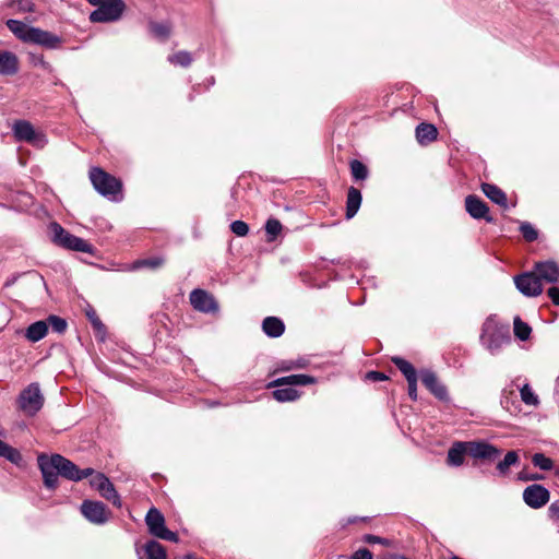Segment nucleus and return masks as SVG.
<instances>
[{"instance_id": "nucleus-50", "label": "nucleus", "mask_w": 559, "mask_h": 559, "mask_svg": "<svg viewBox=\"0 0 559 559\" xmlns=\"http://www.w3.org/2000/svg\"><path fill=\"white\" fill-rule=\"evenodd\" d=\"M350 559H373L372 554L366 549H359L350 557Z\"/></svg>"}, {"instance_id": "nucleus-15", "label": "nucleus", "mask_w": 559, "mask_h": 559, "mask_svg": "<svg viewBox=\"0 0 559 559\" xmlns=\"http://www.w3.org/2000/svg\"><path fill=\"white\" fill-rule=\"evenodd\" d=\"M27 44H35L47 49H57L62 44V38L51 32L33 26Z\"/></svg>"}, {"instance_id": "nucleus-21", "label": "nucleus", "mask_w": 559, "mask_h": 559, "mask_svg": "<svg viewBox=\"0 0 559 559\" xmlns=\"http://www.w3.org/2000/svg\"><path fill=\"white\" fill-rule=\"evenodd\" d=\"M139 559H166V550L156 540H148L141 549H138Z\"/></svg>"}, {"instance_id": "nucleus-29", "label": "nucleus", "mask_w": 559, "mask_h": 559, "mask_svg": "<svg viewBox=\"0 0 559 559\" xmlns=\"http://www.w3.org/2000/svg\"><path fill=\"white\" fill-rule=\"evenodd\" d=\"M437 128L431 123H420L416 128V138L420 144H427L436 140Z\"/></svg>"}, {"instance_id": "nucleus-19", "label": "nucleus", "mask_w": 559, "mask_h": 559, "mask_svg": "<svg viewBox=\"0 0 559 559\" xmlns=\"http://www.w3.org/2000/svg\"><path fill=\"white\" fill-rule=\"evenodd\" d=\"M534 272L539 282L556 283L559 281V266L554 261H544L535 264Z\"/></svg>"}, {"instance_id": "nucleus-22", "label": "nucleus", "mask_w": 559, "mask_h": 559, "mask_svg": "<svg viewBox=\"0 0 559 559\" xmlns=\"http://www.w3.org/2000/svg\"><path fill=\"white\" fill-rule=\"evenodd\" d=\"M465 454H468V442H455L448 451L447 463L450 466H461Z\"/></svg>"}, {"instance_id": "nucleus-26", "label": "nucleus", "mask_w": 559, "mask_h": 559, "mask_svg": "<svg viewBox=\"0 0 559 559\" xmlns=\"http://www.w3.org/2000/svg\"><path fill=\"white\" fill-rule=\"evenodd\" d=\"M262 330L269 337H278L284 333L285 324L277 317H266L262 322Z\"/></svg>"}, {"instance_id": "nucleus-44", "label": "nucleus", "mask_w": 559, "mask_h": 559, "mask_svg": "<svg viewBox=\"0 0 559 559\" xmlns=\"http://www.w3.org/2000/svg\"><path fill=\"white\" fill-rule=\"evenodd\" d=\"M520 231L525 240L534 241L538 237L537 230L533 227L532 224L524 222L520 226Z\"/></svg>"}, {"instance_id": "nucleus-37", "label": "nucleus", "mask_w": 559, "mask_h": 559, "mask_svg": "<svg viewBox=\"0 0 559 559\" xmlns=\"http://www.w3.org/2000/svg\"><path fill=\"white\" fill-rule=\"evenodd\" d=\"M164 259L162 257H153L148 259L138 260L132 264V270H138L141 267H150V269H158L164 264Z\"/></svg>"}, {"instance_id": "nucleus-54", "label": "nucleus", "mask_w": 559, "mask_h": 559, "mask_svg": "<svg viewBox=\"0 0 559 559\" xmlns=\"http://www.w3.org/2000/svg\"><path fill=\"white\" fill-rule=\"evenodd\" d=\"M518 478H519L520 480H524V481H526V480H530V479H542V478H543V476H540V475H534V476L530 477V476L524 475L523 473H520V474L518 475Z\"/></svg>"}, {"instance_id": "nucleus-13", "label": "nucleus", "mask_w": 559, "mask_h": 559, "mask_svg": "<svg viewBox=\"0 0 559 559\" xmlns=\"http://www.w3.org/2000/svg\"><path fill=\"white\" fill-rule=\"evenodd\" d=\"M516 288L527 297H535L542 294L543 286L535 272H526L514 277Z\"/></svg>"}, {"instance_id": "nucleus-3", "label": "nucleus", "mask_w": 559, "mask_h": 559, "mask_svg": "<svg viewBox=\"0 0 559 559\" xmlns=\"http://www.w3.org/2000/svg\"><path fill=\"white\" fill-rule=\"evenodd\" d=\"M52 241L59 247L84 253H93L94 247L86 240L67 231L60 224L53 222L49 225Z\"/></svg>"}, {"instance_id": "nucleus-18", "label": "nucleus", "mask_w": 559, "mask_h": 559, "mask_svg": "<svg viewBox=\"0 0 559 559\" xmlns=\"http://www.w3.org/2000/svg\"><path fill=\"white\" fill-rule=\"evenodd\" d=\"M465 210L475 219H486L492 222V217L488 215L489 207L477 195L469 194L465 198Z\"/></svg>"}, {"instance_id": "nucleus-45", "label": "nucleus", "mask_w": 559, "mask_h": 559, "mask_svg": "<svg viewBox=\"0 0 559 559\" xmlns=\"http://www.w3.org/2000/svg\"><path fill=\"white\" fill-rule=\"evenodd\" d=\"M231 231L238 237H245L249 233V226L243 221H235L230 224Z\"/></svg>"}, {"instance_id": "nucleus-49", "label": "nucleus", "mask_w": 559, "mask_h": 559, "mask_svg": "<svg viewBox=\"0 0 559 559\" xmlns=\"http://www.w3.org/2000/svg\"><path fill=\"white\" fill-rule=\"evenodd\" d=\"M408 384V396L413 400H417V378L407 380Z\"/></svg>"}, {"instance_id": "nucleus-32", "label": "nucleus", "mask_w": 559, "mask_h": 559, "mask_svg": "<svg viewBox=\"0 0 559 559\" xmlns=\"http://www.w3.org/2000/svg\"><path fill=\"white\" fill-rule=\"evenodd\" d=\"M520 390V396L522 402L528 406H538L539 399L538 395L533 391L528 383H524L523 385H516Z\"/></svg>"}, {"instance_id": "nucleus-39", "label": "nucleus", "mask_w": 559, "mask_h": 559, "mask_svg": "<svg viewBox=\"0 0 559 559\" xmlns=\"http://www.w3.org/2000/svg\"><path fill=\"white\" fill-rule=\"evenodd\" d=\"M267 241H273L282 231V224L276 218H269L265 223Z\"/></svg>"}, {"instance_id": "nucleus-24", "label": "nucleus", "mask_w": 559, "mask_h": 559, "mask_svg": "<svg viewBox=\"0 0 559 559\" xmlns=\"http://www.w3.org/2000/svg\"><path fill=\"white\" fill-rule=\"evenodd\" d=\"M5 25L17 39L23 43H27L33 26H29L26 23L14 19L8 20Z\"/></svg>"}, {"instance_id": "nucleus-40", "label": "nucleus", "mask_w": 559, "mask_h": 559, "mask_svg": "<svg viewBox=\"0 0 559 559\" xmlns=\"http://www.w3.org/2000/svg\"><path fill=\"white\" fill-rule=\"evenodd\" d=\"M350 173L354 179L365 180L368 177V169L360 160L354 159L350 162Z\"/></svg>"}, {"instance_id": "nucleus-38", "label": "nucleus", "mask_w": 559, "mask_h": 559, "mask_svg": "<svg viewBox=\"0 0 559 559\" xmlns=\"http://www.w3.org/2000/svg\"><path fill=\"white\" fill-rule=\"evenodd\" d=\"M168 61L173 64L180 67H189L192 62V56L190 52L186 50L178 51L168 57Z\"/></svg>"}, {"instance_id": "nucleus-2", "label": "nucleus", "mask_w": 559, "mask_h": 559, "mask_svg": "<svg viewBox=\"0 0 559 559\" xmlns=\"http://www.w3.org/2000/svg\"><path fill=\"white\" fill-rule=\"evenodd\" d=\"M90 179L95 190L111 201H120L121 181L110 174L104 171L99 167H92L90 170Z\"/></svg>"}, {"instance_id": "nucleus-51", "label": "nucleus", "mask_w": 559, "mask_h": 559, "mask_svg": "<svg viewBox=\"0 0 559 559\" xmlns=\"http://www.w3.org/2000/svg\"><path fill=\"white\" fill-rule=\"evenodd\" d=\"M549 298L551 301L559 306V287H550L547 292Z\"/></svg>"}, {"instance_id": "nucleus-42", "label": "nucleus", "mask_w": 559, "mask_h": 559, "mask_svg": "<svg viewBox=\"0 0 559 559\" xmlns=\"http://www.w3.org/2000/svg\"><path fill=\"white\" fill-rule=\"evenodd\" d=\"M532 462L542 471H550L554 466L552 461L543 453H535L532 457Z\"/></svg>"}, {"instance_id": "nucleus-28", "label": "nucleus", "mask_w": 559, "mask_h": 559, "mask_svg": "<svg viewBox=\"0 0 559 559\" xmlns=\"http://www.w3.org/2000/svg\"><path fill=\"white\" fill-rule=\"evenodd\" d=\"M48 333V324L46 321H36L32 323L26 330H25V337L29 342H38L43 340Z\"/></svg>"}, {"instance_id": "nucleus-20", "label": "nucleus", "mask_w": 559, "mask_h": 559, "mask_svg": "<svg viewBox=\"0 0 559 559\" xmlns=\"http://www.w3.org/2000/svg\"><path fill=\"white\" fill-rule=\"evenodd\" d=\"M17 71V56L12 51L0 49V75H14Z\"/></svg>"}, {"instance_id": "nucleus-36", "label": "nucleus", "mask_w": 559, "mask_h": 559, "mask_svg": "<svg viewBox=\"0 0 559 559\" xmlns=\"http://www.w3.org/2000/svg\"><path fill=\"white\" fill-rule=\"evenodd\" d=\"M0 456L14 464H19L22 461V455L20 452L2 440H0Z\"/></svg>"}, {"instance_id": "nucleus-31", "label": "nucleus", "mask_w": 559, "mask_h": 559, "mask_svg": "<svg viewBox=\"0 0 559 559\" xmlns=\"http://www.w3.org/2000/svg\"><path fill=\"white\" fill-rule=\"evenodd\" d=\"M299 396L300 393L290 385L287 388H278L273 391V397L281 403L296 401Z\"/></svg>"}, {"instance_id": "nucleus-16", "label": "nucleus", "mask_w": 559, "mask_h": 559, "mask_svg": "<svg viewBox=\"0 0 559 559\" xmlns=\"http://www.w3.org/2000/svg\"><path fill=\"white\" fill-rule=\"evenodd\" d=\"M420 380L423 384L440 401H448L449 394L447 386L439 380L437 374L429 370L424 369L420 371Z\"/></svg>"}, {"instance_id": "nucleus-52", "label": "nucleus", "mask_w": 559, "mask_h": 559, "mask_svg": "<svg viewBox=\"0 0 559 559\" xmlns=\"http://www.w3.org/2000/svg\"><path fill=\"white\" fill-rule=\"evenodd\" d=\"M367 378L372 381H383L386 379V376L379 371H370L367 373Z\"/></svg>"}, {"instance_id": "nucleus-56", "label": "nucleus", "mask_w": 559, "mask_h": 559, "mask_svg": "<svg viewBox=\"0 0 559 559\" xmlns=\"http://www.w3.org/2000/svg\"><path fill=\"white\" fill-rule=\"evenodd\" d=\"M106 0H88V2L94 5V7H97L99 8V5H102V3H104Z\"/></svg>"}, {"instance_id": "nucleus-58", "label": "nucleus", "mask_w": 559, "mask_h": 559, "mask_svg": "<svg viewBox=\"0 0 559 559\" xmlns=\"http://www.w3.org/2000/svg\"><path fill=\"white\" fill-rule=\"evenodd\" d=\"M508 402H509V401H508V397H504V399L501 401V404H502V405H504V407H506L507 409H509V407H508V405H507V404H508Z\"/></svg>"}, {"instance_id": "nucleus-7", "label": "nucleus", "mask_w": 559, "mask_h": 559, "mask_svg": "<svg viewBox=\"0 0 559 559\" xmlns=\"http://www.w3.org/2000/svg\"><path fill=\"white\" fill-rule=\"evenodd\" d=\"M145 523L148 532L157 537L169 542H178L176 533L169 531L165 525V518L159 510L151 508L145 516Z\"/></svg>"}, {"instance_id": "nucleus-46", "label": "nucleus", "mask_w": 559, "mask_h": 559, "mask_svg": "<svg viewBox=\"0 0 559 559\" xmlns=\"http://www.w3.org/2000/svg\"><path fill=\"white\" fill-rule=\"evenodd\" d=\"M548 515L556 524L559 532V500L554 501L548 508Z\"/></svg>"}, {"instance_id": "nucleus-23", "label": "nucleus", "mask_w": 559, "mask_h": 559, "mask_svg": "<svg viewBox=\"0 0 559 559\" xmlns=\"http://www.w3.org/2000/svg\"><path fill=\"white\" fill-rule=\"evenodd\" d=\"M316 382V379L308 374H290L287 377L278 378L271 382L269 386H284V385H307Z\"/></svg>"}, {"instance_id": "nucleus-25", "label": "nucleus", "mask_w": 559, "mask_h": 559, "mask_svg": "<svg viewBox=\"0 0 559 559\" xmlns=\"http://www.w3.org/2000/svg\"><path fill=\"white\" fill-rule=\"evenodd\" d=\"M481 191L484 194L490 199L493 203L507 209L508 207V199L506 193L497 186L492 183H483Z\"/></svg>"}, {"instance_id": "nucleus-47", "label": "nucleus", "mask_w": 559, "mask_h": 559, "mask_svg": "<svg viewBox=\"0 0 559 559\" xmlns=\"http://www.w3.org/2000/svg\"><path fill=\"white\" fill-rule=\"evenodd\" d=\"M87 318L90 319L93 328L98 332H105V325L100 321V319L97 317L94 310L86 312Z\"/></svg>"}, {"instance_id": "nucleus-11", "label": "nucleus", "mask_w": 559, "mask_h": 559, "mask_svg": "<svg viewBox=\"0 0 559 559\" xmlns=\"http://www.w3.org/2000/svg\"><path fill=\"white\" fill-rule=\"evenodd\" d=\"M549 499V490L538 484L530 485L523 491V500L532 509L543 508L548 503Z\"/></svg>"}, {"instance_id": "nucleus-59", "label": "nucleus", "mask_w": 559, "mask_h": 559, "mask_svg": "<svg viewBox=\"0 0 559 559\" xmlns=\"http://www.w3.org/2000/svg\"><path fill=\"white\" fill-rule=\"evenodd\" d=\"M183 559H197L194 555L188 554L183 557Z\"/></svg>"}, {"instance_id": "nucleus-53", "label": "nucleus", "mask_w": 559, "mask_h": 559, "mask_svg": "<svg viewBox=\"0 0 559 559\" xmlns=\"http://www.w3.org/2000/svg\"><path fill=\"white\" fill-rule=\"evenodd\" d=\"M34 63L36 66H40L45 69H47L49 67V63L45 61L43 56H38V57L34 58Z\"/></svg>"}, {"instance_id": "nucleus-4", "label": "nucleus", "mask_w": 559, "mask_h": 559, "mask_svg": "<svg viewBox=\"0 0 559 559\" xmlns=\"http://www.w3.org/2000/svg\"><path fill=\"white\" fill-rule=\"evenodd\" d=\"M123 0H106L99 8H96L90 14V21L93 23H110L121 19L126 11Z\"/></svg>"}, {"instance_id": "nucleus-8", "label": "nucleus", "mask_w": 559, "mask_h": 559, "mask_svg": "<svg viewBox=\"0 0 559 559\" xmlns=\"http://www.w3.org/2000/svg\"><path fill=\"white\" fill-rule=\"evenodd\" d=\"M59 454H39L37 457L38 467L44 478V485L48 489H55L58 486L59 476Z\"/></svg>"}, {"instance_id": "nucleus-41", "label": "nucleus", "mask_w": 559, "mask_h": 559, "mask_svg": "<svg viewBox=\"0 0 559 559\" xmlns=\"http://www.w3.org/2000/svg\"><path fill=\"white\" fill-rule=\"evenodd\" d=\"M46 322L56 333L61 334L67 330V321L58 316H49Z\"/></svg>"}, {"instance_id": "nucleus-17", "label": "nucleus", "mask_w": 559, "mask_h": 559, "mask_svg": "<svg viewBox=\"0 0 559 559\" xmlns=\"http://www.w3.org/2000/svg\"><path fill=\"white\" fill-rule=\"evenodd\" d=\"M500 454V450L485 441L468 442V455L474 459L495 461Z\"/></svg>"}, {"instance_id": "nucleus-1", "label": "nucleus", "mask_w": 559, "mask_h": 559, "mask_svg": "<svg viewBox=\"0 0 559 559\" xmlns=\"http://www.w3.org/2000/svg\"><path fill=\"white\" fill-rule=\"evenodd\" d=\"M480 342L492 355L498 354L503 345L511 342L509 326L495 317L487 318L483 324Z\"/></svg>"}, {"instance_id": "nucleus-9", "label": "nucleus", "mask_w": 559, "mask_h": 559, "mask_svg": "<svg viewBox=\"0 0 559 559\" xmlns=\"http://www.w3.org/2000/svg\"><path fill=\"white\" fill-rule=\"evenodd\" d=\"M91 486L96 489L103 498L110 501L117 508L121 507V499L112 483L103 473H95L90 480Z\"/></svg>"}, {"instance_id": "nucleus-12", "label": "nucleus", "mask_w": 559, "mask_h": 559, "mask_svg": "<svg viewBox=\"0 0 559 559\" xmlns=\"http://www.w3.org/2000/svg\"><path fill=\"white\" fill-rule=\"evenodd\" d=\"M189 299L192 307L200 312L214 313L218 310V304L213 295L204 289H193L190 293Z\"/></svg>"}, {"instance_id": "nucleus-34", "label": "nucleus", "mask_w": 559, "mask_h": 559, "mask_svg": "<svg viewBox=\"0 0 559 559\" xmlns=\"http://www.w3.org/2000/svg\"><path fill=\"white\" fill-rule=\"evenodd\" d=\"M513 332L519 340L526 341L531 336L532 329L526 322L522 321L520 317H515L513 320Z\"/></svg>"}, {"instance_id": "nucleus-43", "label": "nucleus", "mask_w": 559, "mask_h": 559, "mask_svg": "<svg viewBox=\"0 0 559 559\" xmlns=\"http://www.w3.org/2000/svg\"><path fill=\"white\" fill-rule=\"evenodd\" d=\"M150 29L155 36L163 39H166L170 34V27L164 23L151 22Z\"/></svg>"}, {"instance_id": "nucleus-33", "label": "nucleus", "mask_w": 559, "mask_h": 559, "mask_svg": "<svg viewBox=\"0 0 559 559\" xmlns=\"http://www.w3.org/2000/svg\"><path fill=\"white\" fill-rule=\"evenodd\" d=\"M392 362L397 367V369L403 373L406 380H412L417 378V372L414 366L405 360L402 357H393Z\"/></svg>"}, {"instance_id": "nucleus-30", "label": "nucleus", "mask_w": 559, "mask_h": 559, "mask_svg": "<svg viewBox=\"0 0 559 559\" xmlns=\"http://www.w3.org/2000/svg\"><path fill=\"white\" fill-rule=\"evenodd\" d=\"M519 454L516 451H509L502 461H500L497 466V473L499 476L506 477L509 475V469L511 466L519 463Z\"/></svg>"}, {"instance_id": "nucleus-27", "label": "nucleus", "mask_w": 559, "mask_h": 559, "mask_svg": "<svg viewBox=\"0 0 559 559\" xmlns=\"http://www.w3.org/2000/svg\"><path fill=\"white\" fill-rule=\"evenodd\" d=\"M361 193L358 189L350 187L347 191V201H346V218H353L361 204Z\"/></svg>"}, {"instance_id": "nucleus-57", "label": "nucleus", "mask_w": 559, "mask_h": 559, "mask_svg": "<svg viewBox=\"0 0 559 559\" xmlns=\"http://www.w3.org/2000/svg\"><path fill=\"white\" fill-rule=\"evenodd\" d=\"M384 559H408V558H406L405 556H402V555H389Z\"/></svg>"}, {"instance_id": "nucleus-55", "label": "nucleus", "mask_w": 559, "mask_h": 559, "mask_svg": "<svg viewBox=\"0 0 559 559\" xmlns=\"http://www.w3.org/2000/svg\"><path fill=\"white\" fill-rule=\"evenodd\" d=\"M555 397L557 400V402L559 403V377L557 378L556 380V385H555Z\"/></svg>"}, {"instance_id": "nucleus-14", "label": "nucleus", "mask_w": 559, "mask_h": 559, "mask_svg": "<svg viewBox=\"0 0 559 559\" xmlns=\"http://www.w3.org/2000/svg\"><path fill=\"white\" fill-rule=\"evenodd\" d=\"M59 476L72 481H80L94 474L91 467L81 469L73 462L59 454Z\"/></svg>"}, {"instance_id": "nucleus-48", "label": "nucleus", "mask_w": 559, "mask_h": 559, "mask_svg": "<svg viewBox=\"0 0 559 559\" xmlns=\"http://www.w3.org/2000/svg\"><path fill=\"white\" fill-rule=\"evenodd\" d=\"M364 540L368 544H381L384 546H389L391 543L389 539L382 538L380 536L367 534L364 536Z\"/></svg>"}, {"instance_id": "nucleus-5", "label": "nucleus", "mask_w": 559, "mask_h": 559, "mask_svg": "<svg viewBox=\"0 0 559 559\" xmlns=\"http://www.w3.org/2000/svg\"><path fill=\"white\" fill-rule=\"evenodd\" d=\"M44 405V395L39 384L34 382L27 385L19 396V406L27 415H36Z\"/></svg>"}, {"instance_id": "nucleus-6", "label": "nucleus", "mask_w": 559, "mask_h": 559, "mask_svg": "<svg viewBox=\"0 0 559 559\" xmlns=\"http://www.w3.org/2000/svg\"><path fill=\"white\" fill-rule=\"evenodd\" d=\"M12 130L16 141L26 142L37 148H43L47 144L46 135L37 131L32 123L26 120L16 121Z\"/></svg>"}, {"instance_id": "nucleus-10", "label": "nucleus", "mask_w": 559, "mask_h": 559, "mask_svg": "<svg viewBox=\"0 0 559 559\" xmlns=\"http://www.w3.org/2000/svg\"><path fill=\"white\" fill-rule=\"evenodd\" d=\"M82 514L93 524L103 525L110 518V511L100 501L84 500L81 504Z\"/></svg>"}, {"instance_id": "nucleus-35", "label": "nucleus", "mask_w": 559, "mask_h": 559, "mask_svg": "<svg viewBox=\"0 0 559 559\" xmlns=\"http://www.w3.org/2000/svg\"><path fill=\"white\" fill-rule=\"evenodd\" d=\"M8 7L16 13H33L36 11V4L33 0H10Z\"/></svg>"}]
</instances>
